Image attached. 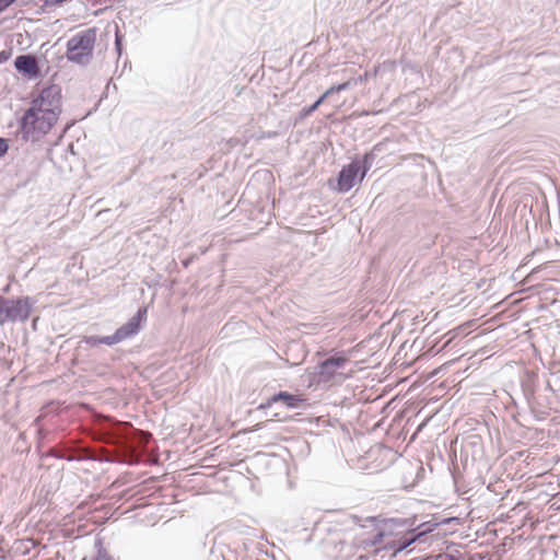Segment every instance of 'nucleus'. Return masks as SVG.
<instances>
[{
	"mask_svg": "<svg viewBox=\"0 0 560 560\" xmlns=\"http://www.w3.org/2000/svg\"><path fill=\"white\" fill-rule=\"evenodd\" d=\"M349 523L362 528L372 527L373 533L368 544L374 547L381 546L384 550H390L392 556L407 549L417 541H422L421 530H418V517H392L381 520L377 516L361 517L355 514L348 516Z\"/></svg>",
	"mask_w": 560,
	"mask_h": 560,
	"instance_id": "nucleus-1",
	"label": "nucleus"
},
{
	"mask_svg": "<svg viewBox=\"0 0 560 560\" xmlns=\"http://www.w3.org/2000/svg\"><path fill=\"white\" fill-rule=\"evenodd\" d=\"M61 112V88L58 84L44 86L19 120L21 138L25 142L39 141L51 130Z\"/></svg>",
	"mask_w": 560,
	"mask_h": 560,
	"instance_id": "nucleus-2",
	"label": "nucleus"
},
{
	"mask_svg": "<svg viewBox=\"0 0 560 560\" xmlns=\"http://www.w3.org/2000/svg\"><path fill=\"white\" fill-rule=\"evenodd\" d=\"M373 165L371 154H363L361 158H353L350 163L343 165L336 177V185L332 187L338 194L350 191L358 183H361Z\"/></svg>",
	"mask_w": 560,
	"mask_h": 560,
	"instance_id": "nucleus-3",
	"label": "nucleus"
},
{
	"mask_svg": "<svg viewBox=\"0 0 560 560\" xmlns=\"http://www.w3.org/2000/svg\"><path fill=\"white\" fill-rule=\"evenodd\" d=\"M96 35V27H90L73 35L67 42V60L79 66H88L93 58Z\"/></svg>",
	"mask_w": 560,
	"mask_h": 560,
	"instance_id": "nucleus-4",
	"label": "nucleus"
},
{
	"mask_svg": "<svg viewBox=\"0 0 560 560\" xmlns=\"http://www.w3.org/2000/svg\"><path fill=\"white\" fill-rule=\"evenodd\" d=\"M37 300L31 295L7 298L0 295V326L25 323L32 315Z\"/></svg>",
	"mask_w": 560,
	"mask_h": 560,
	"instance_id": "nucleus-5",
	"label": "nucleus"
},
{
	"mask_svg": "<svg viewBox=\"0 0 560 560\" xmlns=\"http://www.w3.org/2000/svg\"><path fill=\"white\" fill-rule=\"evenodd\" d=\"M148 307L141 306L125 324L110 336H102V345L113 346L137 336L145 326Z\"/></svg>",
	"mask_w": 560,
	"mask_h": 560,
	"instance_id": "nucleus-6",
	"label": "nucleus"
},
{
	"mask_svg": "<svg viewBox=\"0 0 560 560\" xmlns=\"http://www.w3.org/2000/svg\"><path fill=\"white\" fill-rule=\"evenodd\" d=\"M304 401L305 399L301 395L287 390H279L269 396L266 401L261 402L257 407V410H261L267 413L268 410L275 409V411L271 412V417L276 420H281L282 413L281 411H278L280 406L284 407L285 409L294 410L302 408Z\"/></svg>",
	"mask_w": 560,
	"mask_h": 560,
	"instance_id": "nucleus-7",
	"label": "nucleus"
},
{
	"mask_svg": "<svg viewBox=\"0 0 560 560\" xmlns=\"http://www.w3.org/2000/svg\"><path fill=\"white\" fill-rule=\"evenodd\" d=\"M349 362V357L346 352H336L327 359L320 361L315 366V376L318 383L330 382L339 369H342Z\"/></svg>",
	"mask_w": 560,
	"mask_h": 560,
	"instance_id": "nucleus-8",
	"label": "nucleus"
},
{
	"mask_svg": "<svg viewBox=\"0 0 560 560\" xmlns=\"http://www.w3.org/2000/svg\"><path fill=\"white\" fill-rule=\"evenodd\" d=\"M13 65L15 70L27 80H37L42 77L38 59L33 54L16 56Z\"/></svg>",
	"mask_w": 560,
	"mask_h": 560,
	"instance_id": "nucleus-9",
	"label": "nucleus"
},
{
	"mask_svg": "<svg viewBox=\"0 0 560 560\" xmlns=\"http://www.w3.org/2000/svg\"><path fill=\"white\" fill-rule=\"evenodd\" d=\"M458 524V517H445L441 515H432L430 520L421 522L418 526V530H421L422 537H427L429 534L433 533L439 526L450 525V524Z\"/></svg>",
	"mask_w": 560,
	"mask_h": 560,
	"instance_id": "nucleus-10",
	"label": "nucleus"
},
{
	"mask_svg": "<svg viewBox=\"0 0 560 560\" xmlns=\"http://www.w3.org/2000/svg\"><path fill=\"white\" fill-rule=\"evenodd\" d=\"M323 95H320L314 103L311 105L302 107L295 118V124L303 121L307 117H310L314 112L318 109V107L325 102Z\"/></svg>",
	"mask_w": 560,
	"mask_h": 560,
	"instance_id": "nucleus-11",
	"label": "nucleus"
},
{
	"mask_svg": "<svg viewBox=\"0 0 560 560\" xmlns=\"http://www.w3.org/2000/svg\"><path fill=\"white\" fill-rule=\"evenodd\" d=\"M522 392L524 395V398L526 399V402L528 405V408L534 412L535 411V387L533 380H527L522 382Z\"/></svg>",
	"mask_w": 560,
	"mask_h": 560,
	"instance_id": "nucleus-12",
	"label": "nucleus"
},
{
	"mask_svg": "<svg viewBox=\"0 0 560 560\" xmlns=\"http://www.w3.org/2000/svg\"><path fill=\"white\" fill-rule=\"evenodd\" d=\"M357 84V81L353 79H350L348 81H345L342 83L334 84L329 89H327L322 95L325 100H327L329 96L334 95L335 93H340L342 91L349 90L351 86Z\"/></svg>",
	"mask_w": 560,
	"mask_h": 560,
	"instance_id": "nucleus-13",
	"label": "nucleus"
},
{
	"mask_svg": "<svg viewBox=\"0 0 560 560\" xmlns=\"http://www.w3.org/2000/svg\"><path fill=\"white\" fill-rule=\"evenodd\" d=\"M94 547L96 549V555L91 560H115L104 547L102 538L95 539ZM83 560H86V558Z\"/></svg>",
	"mask_w": 560,
	"mask_h": 560,
	"instance_id": "nucleus-14",
	"label": "nucleus"
},
{
	"mask_svg": "<svg viewBox=\"0 0 560 560\" xmlns=\"http://www.w3.org/2000/svg\"><path fill=\"white\" fill-rule=\"evenodd\" d=\"M124 35L120 33L118 25H115V50L118 57L121 56L124 47H122Z\"/></svg>",
	"mask_w": 560,
	"mask_h": 560,
	"instance_id": "nucleus-15",
	"label": "nucleus"
},
{
	"mask_svg": "<svg viewBox=\"0 0 560 560\" xmlns=\"http://www.w3.org/2000/svg\"><path fill=\"white\" fill-rule=\"evenodd\" d=\"M82 341L89 347H96L98 345H102V336H96V335L84 336Z\"/></svg>",
	"mask_w": 560,
	"mask_h": 560,
	"instance_id": "nucleus-16",
	"label": "nucleus"
},
{
	"mask_svg": "<svg viewBox=\"0 0 560 560\" xmlns=\"http://www.w3.org/2000/svg\"><path fill=\"white\" fill-rule=\"evenodd\" d=\"M384 145H385L384 142H378L369 152H365L364 154H371V156L373 158V162H374L377 154L383 151Z\"/></svg>",
	"mask_w": 560,
	"mask_h": 560,
	"instance_id": "nucleus-17",
	"label": "nucleus"
},
{
	"mask_svg": "<svg viewBox=\"0 0 560 560\" xmlns=\"http://www.w3.org/2000/svg\"><path fill=\"white\" fill-rule=\"evenodd\" d=\"M9 141L8 139L0 137V159L3 158L9 151Z\"/></svg>",
	"mask_w": 560,
	"mask_h": 560,
	"instance_id": "nucleus-18",
	"label": "nucleus"
},
{
	"mask_svg": "<svg viewBox=\"0 0 560 560\" xmlns=\"http://www.w3.org/2000/svg\"><path fill=\"white\" fill-rule=\"evenodd\" d=\"M12 56V49L0 50V65L7 62Z\"/></svg>",
	"mask_w": 560,
	"mask_h": 560,
	"instance_id": "nucleus-19",
	"label": "nucleus"
},
{
	"mask_svg": "<svg viewBox=\"0 0 560 560\" xmlns=\"http://www.w3.org/2000/svg\"><path fill=\"white\" fill-rule=\"evenodd\" d=\"M16 0H0V13L5 11L11 4H13Z\"/></svg>",
	"mask_w": 560,
	"mask_h": 560,
	"instance_id": "nucleus-20",
	"label": "nucleus"
},
{
	"mask_svg": "<svg viewBox=\"0 0 560 560\" xmlns=\"http://www.w3.org/2000/svg\"><path fill=\"white\" fill-rule=\"evenodd\" d=\"M183 264H184V267H188V260H185Z\"/></svg>",
	"mask_w": 560,
	"mask_h": 560,
	"instance_id": "nucleus-21",
	"label": "nucleus"
},
{
	"mask_svg": "<svg viewBox=\"0 0 560 560\" xmlns=\"http://www.w3.org/2000/svg\"><path fill=\"white\" fill-rule=\"evenodd\" d=\"M66 459H67L68 462H71V460H73V459H72L71 457H67Z\"/></svg>",
	"mask_w": 560,
	"mask_h": 560,
	"instance_id": "nucleus-22",
	"label": "nucleus"
},
{
	"mask_svg": "<svg viewBox=\"0 0 560 560\" xmlns=\"http://www.w3.org/2000/svg\"><path fill=\"white\" fill-rule=\"evenodd\" d=\"M47 560H52V559H47Z\"/></svg>",
	"mask_w": 560,
	"mask_h": 560,
	"instance_id": "nucleus-23",
	"label": "nucleus"
}]
</instances>
